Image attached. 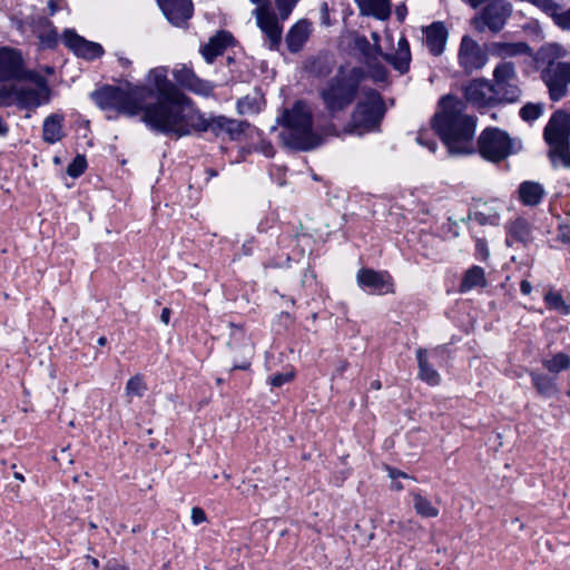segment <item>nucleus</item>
<instances>
[{"label":"nucleus","mask_w":570,"mask_h":570,"mask_svg":"<svg viewBox=\"0 0 570 570\" xmlns=\"http://www.w3.org/2000/svg\"><path fill=\"white\" fill-rule=\"evenodd\" d=\"M263 97L257 89H254L252 94L239 99L237 108L240 114H254L261 108Z\"/></svg>","instance_id":"c9c22d12"},{"label":"nucleus","mask_w":570,"mask_h":570,"mask_svg":"<svg viewBox=\"0 0 570 570\" xmlns=\"http://www.w3.org/2000/svg\"><path fill=\"white\" fill-rule=\"evenodd\" d=\"M384 59L391 63L399 72H406L411 61V52L407 40L404 37H401L397 41L395 53L384 55Z\"/></svg>","instance_id":"393cba45"},{"label":"nucleus","mask_w":570,"mask_h":570,"mask_svg":"<svg viewBox=\"0 0 570 570\" xmlns=\"http://www.w3.org/2000/svg\"><path fill=\"white\" fill-rule=\"evenodd\" d=\"M142 120L153 130L175 135L177 137L189 135L199 120L198 110L184 95L157 98L155 104L142 106Z\"/></svg>","instance_id":"f257e3e1"},{"label":"nucleus","mask_w":570,"mask_h":570,"mask_svg":"<svg viewBox=\"0 0 570 570\" xmlns=\"http://www.w3.org/2000/svg\"><path fill=\"white\" fill-rule=\"evenodd\" d=\"M544 139L550 146L549 156L553 165L570 168V115L556 111L544 128Z\"/></svg>","instance_id":"39448f33"},{"label":"nucleus","mask_w":570,"mask_h":570,"mask_svg":"<svg viewBox=\"0 0 570 570\" xmlns=\"http://www.w3.org/2000/svg\"><path fill=\"white\" fill-rule=\"evenodd\" d=\"M169 317H170V309L165 307L161 312V315H160V320L164 324H168L169 323Z\"/></svg>","instance_id":"13d9d810"},{"label":"nucleus","mask_w":570,"mask_h":570,"mask_svg":"<svg viewBox=\"0 0 570 570\" xmlns=\"http://www.w3.org/2000/svg\"><path fill=\"white\" fill-rule=\"evenodd\" d=\"M487 285L484 271L479 266H473L465 272L463 281L460 285L461 292H466L472 289L473 287L481 286L484 287Z\"/></svg>","instance_id":"f704fd0d"},{"label":"nucleus","mask_w":570,"mask_h":570,"mask_svg":"<svg viewBox=\"0 0 570 570\" xmlns=\"http://www.w3.org/2000/svg\"><path fill=\"white\" fill-rule=\"evenodd\" d=\"M424 43L434 56H440L445 48L448 30L442 22H434L424 30Z\"/></svg>","instance_id":"4be33fe9"},{"label":"nucleus","mask_w":570,"mask_h":570,"mask_svg":"<svg viewBox=\"0 0 570 570\" xmlns=\"http://www.w3.org/2000/svg\"><path fill=\"white\" fill-rule=\"evenodd\" d=\"M293 373H281L271 377V384L275 387H279L283 384L292 381Z\"/></svg>","instance_id":"09e8293b"},{"label":"nucleus","mask_w":570,"mask_h":570,"mask_svg":"<svg viewBox=\"0 0 570 570\" xmlns=\"http://www.w3.org/2000/svg\"><path fill=\"white\" fill-rule=\"evenodd\" d=\"M191 79V82H189L188 89L204 96H208L213 91V86L205 81L199 79L198 77H189Z\"/></svg>","instance_id":"79ce46f5"},{"label":"nucleus","mask_w":570,"mask_h":570,"mask_svg":"<svg viewBox=\"0 0 570 570\" xmlns=\"http://www.w3.org/2000/svg\"><path fill=\"white\" fill-rule=\"evenodd\" d=\"M8 130H9L8 126L0 118V136H6L8 134Z\"/></svg>","instance_id":"680f3d73"},{"label":"nucleus","mask_w":570,"mask_h":570,"mask_svg":"<svg viewBox=\"0 0 570 570\" xmlns=\"http://www.w3.org/2000/svg\"><path fill=\"white\" fill-rule=\"evenodd\" d=\"M87 167L85 156L78 155L72 163L67 167V174L71 177L80 176Z\"/></svg>","instance_id":"c03bdc74"},{"label":"nucleus","mask_w":570,"mask_h":570,"mask_svg":"<svg viewBox=\"0 0 570 570\" xmlns=\"http://www.w3.org/2000/svg\"><path fill=\"white\" fill-rule=\"evenodd\" d=\"M542 109L539 105L528 104L524 107H522L520 115L522 119L530 121L539 118Z\"/></svg>","instance_id":"a18cd8bd"},{"label":"nucleus","mask_w":570,"mask_h":570,"mask_svg":"<svg viewBox=\"0 0 570 570\" xmlns=\"http://www.w3.org/2000/svg\"><path fill=\"white\" fill-rule=\"evenodd\" d=\"M532 383L540 395L552 396L558 393V387L553 377L542 373L532 372Z\"/></svg>","instance_id":"473e14b6"},{"label":"nucleus","mask_w":570,"mask_h":570,"mask_svg":"<svg viewBox=\"0 0 570 570\" xmlns=\"http://www.w3.org/2000/svg\"><path fill=\"white\" fill-rule=\"evenodd\" d=\"M198 118L199 120H194L195 126H193V131L210 130L216 136L226 132L229 134L230 137H234L235 135H238L243 131L240 122L223 116L207 119L198 111Z\"/></svg>","instance_id":"a211bd4d"},{"label":"nucleus","mask_w":570,"mask_h":570,"mask_svg":"<svg viewBox=\"0 0 570 570\" xmlns=\"http://www.w3.org/2000/svg\"><path fill=\"white\" fill-rule=\"evenodd\" d=\"M511 13L512 7L507 0H489L471 23L479 32L489 30L498 33L504 28Z\"/></svg>","instance_id":"1a4fd4ad"},{"label":"nucleus","mask_w":570,"mask_h":570,"mask_svg":"<svg viewBox=\"0 0 570 570\" xmlns=\"http://www.w3.org/2000/svg\"><path fill=\"white\" fill-rule=\"evenodd\" d=\"M233 337L234 341L229 342V346L236 350V355L238 357L246 360V362L235 365L234 368L247 370L250 366L249 360L254 355V343L245 335L240 327L234 328Z\"/></svg>","instance_id":"412c9836"},{"label":"nucleus","mask_w":570,"mask_h":570,"mask_svg":"<svg viewBox=\"0 0 570 570\" xmlns=\"http://www.w3.org/2000/svg\"><path fill=\"white\" fill-rule=\"evenodd\" d=\"M148 82L158 92L157 98L170 97L181 94L168 79L164 69H154L148 75Z\"/></svg>","instance_id":"cd10ccee"},{"label":"nucleus","mask_w":570,"mask_h":570,"mask_svg":"<svg viewBox=\"0 0 570 570\" xmlns=\"http://www.w3.org/2000/svg\"><path fill=\"white\" fill-rule=\"evenodd\" d=\"M253 13L255 16L257 27L268 39L269 49L277 50L281 45L283 33L279 17L271 10L268 3L259 4Z\"/></svg>","instance_id":"ddd939ff"},{"label":"nucleus","mask_w":570,"mask_h":570,"mask_svg":"<svg viewBox=\"0 0 570 570\" xmlns=\"http://www.w3.org/2000/svg\"><path fill=\"white\" fill-rule=\"evenodd\" d=\"M440 110L433 118V127L451 154L472 151L475 121L463 114L464 104L453 96H445L439 102Z\"/></svg>","instance_id":"f03ea898"},{"label":"nucleus","mask_w":570,"mask_h":570,"mask_svg":"<svg viewBox=\"0 0 570 570\" xmlns=\"http://www.w3.org/2000/svg\"><path fill=\"white\" fill-rule=\"evenodd\" d=\"M151 92L145 87L129 92L116 87H106L95 94V99L102 109H116L128 116H136L142 110V102Z\"/></svg>","instance_id":"423d86ee"},{"label":"nucleus","mask_w":570,"mask_h":570,"mask_svg":"<svg viewBox=\"0 0 570 570\" xmlns=\"http://www.w3.org/2000/svg\"><path fill=\"white\" fill-rule=\"evenodd\" d=\"M413 508L415 512L423 518L439 517V508L426 497L421 493H413Z\"/></svg>","instance_id":"72a5a7b5"},{"label":"nucleus","mask_w":570,"mask_h":570,"mask_svg":"<svg viewBox=\"0 0 570 570\" xmlns=\"http://www.w3.org/2000/svg\"><path fill=\"white\" fill-rule=\"evenodd\" d=\"M354 2L362 16L373 17L382 21H385L391 17V0H354Z\"/></svg>","instance_id":"5701e85b"},{"label":"nucleus","mask_w":570,"mask_h":570,"mask_svg":"<svg viewBox=\"0 0 570 570\" xmlns=\"http://www.w3.org/2000/svg\"><path fill=\"white\" fill-rule=\"evenodd\" d=\"M530 3L541 9L543 12L549 14L554 23L557 22V16L560 14L561 8L554 0H528Z\"/></svg>","instance_id":"a19ab883"},{"label":"nucleus","mask_w":570,"mask_h":570,"mask_svg":"<svg viewBox=\"0 0 570 570\" xmlns=\"http://www.w3.org/2000/svg\"><path fill=\"white\" fill-rule=\"evenodd\" d=\"M232 35L226 31H220L212 37L203 49V56L206 61L212 62L217 56H220L232 43Z\"/></svg>","instance_id":"a878e982"},{"label":"nucleus","mask_w":570,"mask_h":570,"mask_svg":"<svg viewBox=\"0 0 570 570\" xmlns=\"http://www.w3.org/2000/svg\"><path fill=\"white\" fill-rule=\"evenodd\" d=\"M27 72L20 51L10 47L0 48V80H22Z\"/></svg>","instance_id":"2eb2a0df"},{"label":"nucleus","mask_w":570,"mask_h":570,"mask_svg":"<svg viewBox=\"0 0 570 570\" xmlns=\"http://www.w3.org/2000/svg\"><path fill=\"white\" fill-rule=\"evenodd\" d=\"M406 13L407 9L404 3H401L395 8V16L400 21H403L405 19Z\"/></svg>","instance_id":"864d4df0"},{"label":"nucleus","mask_w":570,"mask_h":570,"mask_svg":"<svg viewBox=\"0 0 570 570\" xmlns=\"http://www.w3.org/2000/svg\"><path fill=\"white\" fill-rule=\"evenodd\" d=\"M387 471H389V476L392 480H396L397 478L409 479V475L400 470L389 468Z\"/></svg>","instance_id":"6e6d98bb"},{"label":"nucleus","mask_w":570,"mask_h":570,"mask_svg":"<svg viewBox=\"0 0 570 570\" xmlns=\"http://www.w3.org/2000/svg\"><path fill=\"white\" fill-rule=\"evenodd\" d=\"M357 85L346 78H334L320 91V96L328 114L334 117L347 108L354 100Z\"/></svg>","instance_id":"6e6552de"},{"label":"nucleus","mask_w":570,"mask_h":570,"mask_svg":"<svg viewBox=\"0 0 570 570\" xmlns=\"http://www.w3.org/2000/svg\"><path fill=\"white\" fill-rule=\"evenodd\" d=\"M86 559L90 562V564L97 569L99 567V560L97 558L86 556Z\"/></svg>","instance_id":"e2e57ef3"},{"label":"nucleus","mask_w":570,"mask_h":570,"mask_svg":"<svg viewBox=\"0 0 570 570\" xmlns=\"http://www.w3.org/2000/svg\"><path fill=\"white\" fill-rule=\"evenodd\" d=\"M283 126L279 138L284 146L295 150H311L323 142V138L313 129V114L304 101H296L282 115Z\"/></svg>","instance_id":"7ed1b4c3"},{"label":"nucleus","mask_w":570,"mask_h":570,"mask_svg":"<svg viewBox=\"0 0 570 570\" xmlns=\"http://www.w3.org/2000/svg\"><path fill=\"white\" fill-rule=\"evenodd\" d=\"M544 195V189L539 183L524 181L519 187V198L527 206L538 205Z\"/></svg>","instance_id":"c756f323"},{"label":"nucleus","mask_w":570,"mask_h":570,"mask_svg":"<svg viewBox=\"0 0 570 570\" xmlns=\"http://www.w3.org/2000/svg\"><path fill=\"white\" fill-rule=\"evenodd\" d=\"M458 59L464 71L471 73L487 65L488 53L479 42L470 36H464L461 39Z\"/></svg>","instance_id":"4468645a"},{"label":"nucleus","mask_w":570,"mask_h":570,"mask_svg":"<svg viewBox=\"0 0 570 570\" xmlns=\"http://www.w3.org/2000/svg\"><path fill=\"white\" fill-rule=\"evenodd\" d=\"M299 0H275V6L281 20H286Z\"/></svg>","instance_id":"37998d69"},{"label":"nucleus","mask_w":570,"mask_h":570,"mask_svg":"<svg viewBox=\"0 0 570 570\" xmlns=\"http://www.w3.org/2000/svg\"><path fill=\"white\" fill-rule=\"evenodd\" d=\"M542 364L547 371L557 374L570 367V356L566 353H557L551 358L543 360Z\"/></svg>","instance_id":"e433bc0d"},{"label":"nucleus","mask_w":570,"mask_h":570,"mask_svg":"<svg viewBox=\"0 0 570 570\" xmlns=\"http://www.w3.org/2000/svg\"><path fill=\"white\" fill-rule=\"evenodd\" d=\"M371 387L374 390H380L382 387L381 381L375 380L371 383Z\"/></svg>","instance_id":"0e129e2a"},{"label":"nucleus","mask_w":570,"mask_h":570,"mask_svg":"<svg viewBox=\"0 0 570 570\" xmlns=\"http://www.w3.org/2000/svg\"><path fill=\"white\" fill-rule=\"evenodd\" d=\"M393 489L396 491H400L403 489V485L400 482H397L396 480H394Z\"/></svg>","instance_id":"774afa93"},{"label":"nucleus","mask_w":570,"mask_h":570,"mask_svg":"<svg viewBox=\"0 0 570 570\" xmlns=\"http://www.w3.org/2000/svg\"><path fill=\"white\" fill-rule=\"evenodd\" d=\"M22 79L29 80L31 85H3L0 87L1 107L17 105L20 109L35 110L50 101L51 89L45 77L28 71Z\"/></svg>","instance_id":"20e7f679"},{"label":"nucleus","mask_w":570,"mask_h":570,"mask_svg":"<svg viewBox=\"0 0 570 570\" xmlns=\"http://www.w3.org/2000/svg\"><path fill=\"white\" fill-rule=\"evenodd\" d=\"M13 478H14L16 480L20 481V482H24V476H23V474H21V473H19V472H16V473L13 474Z\"/></svg>","instance_id":"338daca9"},{"label":"nucleus","mask_w":570,"mask_h":570,"mask_svg":"<svg viewBox=\"0 0 570 570\" xmlns=\"http://www.w3.org/2000/svg\"><path fill=\"white\" fill-rule=\"evenodd\" d=\"M357 283L362 286L372 288L375 292H393L391 276L386 272H376L372 268H362L356 275Z\"/></svg>","instance_id":"aec40b11"},{"label":"nucleus","mask_w":570,"mask_h":570,"mask_svg":"<svg viewBox=\"0 0 570 570\" xmlns=\"http://www.w3.org/2000/svg\"><path fill=\"white\" fill-rule=\"evenodd\" d=\"M65 45L83 59H95L104 55L102 47L79 36L73 29H66L62 35Z\"/></svg>","instance_id":"f3484780"},{"label":"nucleus","mask_w":570,"mask_h":570,"mask_svg":"<svg viewBox=\"0 0 570 570\" xmlns=\"http://www.w3.org/2000/svg\"><path fill=\"white\" fill-rule=\"evenodd\" d=\"M371 77L375 82H384L387 79V71L383 67H374Z\"/></svg>","instance_id":"3c124183"},{"label":"nucleus","mask_w":570,"mask_h":570,"mask_svg":"<svg viewBox=\"0 0 570 570\" xmlns=\"http://www.w3.org/2000/svg\"><path fill=\"white\" fill-rule=\"evenodd\" d=\"M520 288H521V292L524 294V295H529L532 291V285L530 282L523 279L520 284Z\"/></svg>","instance_id":"4d7b16f0"},{"label":"nucleus","mask_w":570,"mask_h":570,"mask_svg":"<svg viewBox=\"0 0 570 570\" xmlns=\"http://www.w3.org/2000/svg\"><path fill=\"white\" fill-rule=\"evenodd\" d=\"M311 32L312 23L306 19H302L292 26L286 35V42L289 51L297 52L307 41Z\"/></svg>","instance_id":"b1692460"},{"label":"nucleus","mask_w":570,"mask_h":570,"mask_svg":"<svg viewBox=\"0 0 570 570\" xmlns=\"http://www.w3.org/2000/svg\"><path fill=\"white\" fill-rule=\"evenodd\" d=\"M419 362V376L430 385L440 383V374L429 364L426 350L419 348L416 352Z\"/></svg>","instance_id":"2f4dec72"},{"label":"nucleus","mask_w":570,"mask_h":570,"mask_svg":"<svg viewBox=\"0 0 570 570\" xmlns=\"http://www.w3.org/2000/svg\"><path fill=\"white\" fill-rule=\"evenodd\" d=\"M32 32L43 48H53L58 43V33L52 23L47 19L36 21L32 26Z\"/></svg>","instance_id":"bb28decb"},{"label":"nucleus","mask_w":570,"mask_h":570,"mask_svg":"<svg viewBox=\"0 0 570 570\" xmlns=\"http://www.w3.org/2000/svg\"><path fill=\"white\" fill-rule=\"evenodd\" d=\"M58 1L57 0H49L48 1V9L51 14H53L58 10Z\"/></svg>","instance_id":"bf43d9fd"},{"label":"nucleus","mask_w":570,"mask_h":570,"mask_svg":"<svg viewBox=\"0 0 570 570\" xmlns=\"http://www.w3.org/2000/svg\"><path fill=\"white\" fill-rule=\"evenodd\" d=\"M511 139L499 129H487L479 138L480 154L488 160L500 161L511 154Z\"/></svg>","instance_id":"9b49d317"},{"label":"nucleus","mask_w":570,"mask_h":570,"mask_svg":"<svg viewBox=\"0 0 570 570\" xmlns=\"http://www.w3.org/2000/svg\"><path fill=\"white\" fill-rule=\"evenodd\" d=\"M466 100L476 107H487L500 102L492 83L485 79H474L464 87Z\"/></svg>","instance_id":"dca6fc26"},{"label":"nucleus","mask_w":570,"mask_h":570,"mask_svg":"<svg viewBox=\"0 0 570 570\" xmlns=\"http://www.w3.org/2000/svg\"><path fill=\"white\" fill-rule=\"evenodd\" d=\"M62 121L63 117L58 114L50 115L45 119L42 138L46 142L55 144L62 139Z\"/></svg>","instance_id":"c85d7f7f"},{"label":"nucleus","mask_w":570,"mask_h":570,"mask_svg":"<svg viewBox=\"0 0 570 570\" xmlns=\"http://www.w3.org/2000/svg\"><path fill=\"white\" fill-rule=\"evenodd\" d=\"M530 50L525 42H494L491 45V52L501 58L515 57L528 53Z\"/></svg>","instance_id":"7c9ffc66"},{"label":"nucleus","mask_w":570,"mask_h":570,"mask_svg":"<svg viewBox=\"0 0 570 570\" xmlns=\"http://www.w3.org/2000/svg\"><path fill=\"white\" fill-rule=\"evenodd\" d=\"M494 83L492 85L500 100L513 102L520 97L517 71L512 62H502L493 71Z\"/></svg>","instance_id":"f8f14e48"},{"label":"nucleus","mask_w":570,"mask_h":570,"mask_svg":"<svg viewBox=\"0 0 570 570\" xmlns=\"http://www.w3.org/2000/svg\"><path fill=\"white\" fill-rule=\"evenodd\" d=\"M544 302L550 309H554L562 315L570 313V305H568L559 292L549 291L544 296Z\"/></svg>","instance_id":"4c0bfd02"},{"label":"nucleus","mask_w":570,"mask_h":570,"mask_svg":"<svg viewBox=\"0 0 570 570\" xmlns=\"http://www.w3.org/2000/svg\"><path fill=\"white\" fill-rule=\"evenodd\" d=\"M347 365L348 363L346 361L342 362L337 368V372L343 373L346 370Z\"/></svg>","instance_id":"69168bd1"},{"label":"nucleus","mask_w":570,"mask_h":570,"mask_svg":"<svg viewBox=\"0 0 570 570\" xmlns=\"http://www.w3.org/2000/svg\"><path fill=\"white\" fill-rule=\"evenodd\" d=\"M384 114V105L380 95L374 90L364 92L352 115L351 124L345 127L346 132L363 134L375 128Z\"/></svg>","instance_id":"0eeeda50"},{"label":"nucleus","mask_w":570,"mask_h":570,"mask_svg":"<svg viewBox=\"0 0 570 570\" xmlns=\"http://www.w3.org/2000/svg\"><path fill=\"white\" fill-rule=\"evenodd\" d=\"M175 79L184 87L188 88L191 79L189 77H196L189 69L180 68L174 71Z\"/></svg>","instance_id":"49530a36"},{"label":"nucleus","mask_w":570,"mask_h":570,"mask_svg":"<svg viewBox=\"0 0 570 570\" xmlns=\"http://www.w3.org/2000/svg\"><path fill=\"white\" fill-rule=\"evenodd\" d=\"M146 390L144 377L139 374L130 377L126 384V395L128 397H141Z\"/></svg>","instance_id":"58836bf2"},{"label":"nucleus","mask_w":570,"mask_h":570,"mask_svg":"<svg viewBox=\"0 0 570 570\" xmlns=\"http://www.w3.org/2000/svg\"><path fill=\"white\" fill-rule=\"evenodd\" d=\"M190 518L194 524H199L207 520L205 511L198 507L191 509Z\"/></svg>","instance_id":"8fccbe9b"},{"label":"nucleus","mask_w":570,"mask_h":570,"mask_svg":"<svg viewBox=\"0 0 570 570\" xmlns=\"http://www.w3.org/2000/svg\"><path fill=\"white\" fill-rule=\"evenodd\" d=\"M52 460L61 468L67 469L75 462L70 445L62 446L52 451Z\"/></svg>","instance_id":"ea45409f"},{"label":"nucleus","mask_w":570,"mask_h":570,"mask_svg":"<svg viewBox=\"0 0 570 570\" xmlns=\"http://www.w3.org/2000/svg\"><path fill=\"white\" fill-rule=\"evenodd\" d=\"M476 248L480 252V254L482 255L483 259H487L489 257V250H488V247H487V244L484 240L479 239L476 242Z\"/></svg>","instance_id":"5fc2aeb1"},{"label":"nucleus","mask_w":570,"mask_h":570,"mask_svg":"<svg viewBox=\"0 0 570 570\" xmlns=\"http://www.w3.org/2000/svg\"><path fill=\"white\" fill-rule=\"evenodd\" d=\"M167 19L175 26L184 24L193 14L190 0H158Z\"/></svg>","instance_id":"6ab92c4d"},{"label":"nucleus","mask_w":570,"mask_h":570,"mask_svg":"<svg viewBox=\"0 0 570 570\" xmlns=\"http://www.w3.org/2000/svg\"><path fill=\"white\" fill-rule=\"evenodd\" d=\"M559 238L563 242V243H568L570 242V233L569 230H562L559 235Z\"/></svg>","instance_id":"052dcab7"},{"label":"nucleus","mask_w":570,"mask_h":570,"mask_svg":"<svg viewBox=\"0 0 570 570\" xmlns=\"http://www.w3.org/2000/svg\"><path fill=\"white\" fill-rule=\"evenodd\" d=\"M541 79L548 88L552 100H560L568 94L570 86V63L569 62H549L541 70Z\"/></svg>","instance_id":"9d476101"},{"label":"nucleus","mask_w":570,"mask_h":570,"mask_svg":"<svg viewBox=\"0 0 570 570\" xmlns=\"http://www.w3.org/2000/svg\"><path fill=\"white\" fill-rule=\"evenodd\" d=\"M556 24L563 30H570V8L560 11V14L557 16Z\"/></svg>","instance_id":"de8ad7c7"},{"label":"nucleus","mask_w":570,"mask_h":570,"mask_svg":"<svg viewBox=\"0 0 570 570\" xmlns=\"http://www.w3.org/2000/svg\"><path fill=\"white\" fill-rule=\"evenodd\" d=\"M104 570H126V567L119 562H117L116 560H109Z\"/></svg>","instance_id":"603ef678"}]
</instances>
